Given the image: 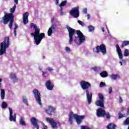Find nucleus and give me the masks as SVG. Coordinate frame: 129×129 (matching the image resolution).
I'll return each mask as SVG.
<instances>
[{"label": "nucleus", "instance_id": "4", "mask_svg": "<svg viewBox=\"0 0 129 129\" xmlns=\"http://www.w3.org/2000/svg\"><path fill=\"white\" fill-rule=\"evenodd\" d=\"M80 85L83 90L86 91V97L87 98L88 102L89 104L92 102L93 94L91 92H89V89L91 87L92 85L90 82L88 81H85L84 80H81L80 82Z\"/></svg>", "mask_w": 129, "mask_h": 129}, {"label": "nucleus", "instance_id": "53", "mask_svg": "<svg viewBox=\"0 0 129 129\" xmlns=\"http://www.w3.org/2000/svg\"><path fill=\"white\" fill-rule=\"evenodd\" d=\"M18 1L19 0H14V2L16 4H18Z\"/></svg>", "mask_w": 129, "mask_h": 129}, {"label": "nucleus", "instance_id": "19", "mask_svg": "<svg viewBox=\"0 0 129 129\" xmlns=\"http://www.w3.org/2000/svg\"><path fill=\"white\" fill-rule=\"evenodd\" d=\"M117 126L115 124H113V123H109L107 125V129H116Z\"/></svg>", "mask_w": 129, "mask_h": 129}, {"label": "nucleus", "instance_id": "38", "mask_svg": "<svg viewBox=\"0 0 129 129\" xmlns=\"http://www.w3.org/2000/svg\"><path fill=\"white\" fill-rule=\"evenodd\" d=\"M104 86H106V83H104V82H100V87H103Z\"/></svg>", "mask_w": 129, "mask_h": 129}, {"label": "nucleus", "instance_id": "39", "mask_svg": "<svg viewBox=\"0 0 129 129\" xmlns=\"http://www.w3.org/2000/svg\"><path fill=\"white\" fill-rule=\"evenodd\" d=\"M83 13L84 14H87V8H84L83 10Z\"/></svg>", "mask_w": 129, "mask_h": 129}, {"label": "nucleus", "instance_id": "6", "mask_svg": "<svg viewBox=\"0 0 129 129\" xmlns=\"http://www.w3.org/2000/svg\"><path fill=\"white\" fill-rule=\"evenodd\" d=\"M73 117L76 119L77 124L80 125L83 122V120H84L85 116V115H79L78 114H74L73 111L70 112L69 114V121H70L71 123L73 122Z\"/></svg>", "mask_w": 129, "mask_h": 129}, {"label": "nucleus", "instance_id": "22", "mask_svg": "<svg viewBox=\"0 0 129 129\" xmlns=\"http://www.w3.org/2000/svg\"><path fill=\"white\" fill-rule=\"evenodd\" d=\"M129 45V41L124 40L122 42L121 48H124V46H127Z\"/></svg>", "mask_w": 129, "mask_h": 129}, {"label": "nucleus", "instance_id": "27", "mask_svg": "<svg viewBox=\"0 0 129 129\" xmlns=\"http://www.w3.org/2000/svg\"><path fill=\"white\" fill-rule=\"evenodd\" d=\"M117 75H115V74H111V75H110V78H111V79H114V80H116L117 78Z\"/></svg>", "mask_w": 129, "mask_h": 129}, {"label": "nucleus", "instance_id": "31", "mask_svg": "<svg viewBox=\"0 0 129 129\" xmlns=\"http://www.w3.org/2000/svg\"><path fill=\"white\" fill-rule=\"evenodd\" d=\"M81 129H91V128H90V127L87 125H83L81 126Z\"/></svg>", "mask_w": 129, "mask_h": 129}, {"label": "nucleus", "instance_id": "13", "mask_svg": "<svg viewBox=\"0 0 129 129\" xmlns=\"http://www.w3.org/2000/svg\"><path fill=\"white\" fill-rule=\"evenodd\" d=\"M10 110V121H16V114L14 113L13 115V111L12 108H9Z\"/></svg>", "mask_w": 129, "mask_h": 129}, {"label": "nucleus", "instance_id": "20", "mask_svg": "<svg viewBox=\"0 0 129 129\" xmlns=\"http://www.w3.org/2000/svg\"><path fill=\"white\" fill-rule=\"evenodd\" d=\"M99 99L101 100V101L102 102V104L103 105V107H104V96L102 93H99Z\"/></svg>", "mask_w": 129, "mask_h": 129}, {"label": "nucleus", "instance_id": "48", "mask_svg": "<svg viewBox=\"0 0 129 129\" xmlns=\"http://www.w3.org/2000/svg\"><path fill=\"white\" fill-rule=\"evenodd\" d=\"M126 114L129 115V107L127 108V112H126Z\"/></svg>", "mask_w": 129, "mask_h": 129}, {"label": "nucleus", "instance_id": "36", "mask_svg": "<svg viewBox=\"0 0 129 129\" xmlns=\"http://www.w3.org/2000/svg\"><path fill=\"white\" fill-rule=\"evenodd\" d=\"M125 124L129 125V117H127L124 121Z\"/></svg>", "mask_w": 129, "mask_h": 129}, {"label": "nucleus", "instance_id": "52", "mask_svg": "<svg viewBox=\"0 0 129 129\" xmlns=\"http://www.w3.org/2000/svg\"><path fill=\"white\" fill-rule=\"evenodd\" d=\"M18 27V24H15V28L16 29H16H17Z\"/></svg>", "mask_w": 129, "mask_h": 129}, {"label": "nucleus", "instance_id": "37", "mask_svg": "<svg viewBox=\"0 0 129 129\" xmlns=\"http://www.w3.org/2000/svg\"><path fill=\"white\" fill-rule=\"evenodd\" d=\"M57 26V24H52V25H51L52 31H53V30H55V29H56Z\"/></svg>", "mask_w": 129, "mask_h": 129}, {"label": "nucleus", "instance_id": "56", "mask_svg": "<svg viewBox=\"0 0 129 129\" xmlns=\"http://www.w3.org/2000/svg\"><path fill=\"white\" fill-rule=\"evenodd\" d=\"M59 2V0H56V4H58Z\"/></svg>", "mask_w": 129, "mask_h": 129}, {"label": "nucleus", "instance_id": "18", "mask_svg": "<svg viewBox=\"0 0 129 129\" xmlns=\"http://www.w3.org/2000/svg\"><path fill=\"white\" fill-rule=\"evenodd\" d=\"M10 78L13 80V82H18V78H17L15 73H12L10 75Z\"/></svg>", "mask_w": 129, "mask_h": 129}, {"label": "nucleus", "instance_id": "23", "mask_svg": "<svg viewBox=\"0 0 129 129\" xmlns=\"http://www.w3.org/2000/svg\"><path fill=\"white\" fill-rule=\"evenodd\" d=\"M96 105L97 106H100V107H103L101 99H99V100H97V101H96Z\"/></svg>", "mask_w": 129, "mask_h": 129}, {"label": "nucleus", "instance_id": "34", "mask_svg": "<svg viewBox=\"0 0 129 129\" xmlns=\"http://www.w3.org/2000/svg\"><path fill=\"white\" fill-rule=\"evenodd\" d=\"M88 29L90 32H92V31H94V30H95L94 27H93L92 25H90V26H88Z\"/></svg>", "mask_w": 129, "mask_h": 129}, {"label": "nucleus", "instance_id": "61", "mask_svg": "<svg viewBox=\"0 0 129 129\" xmlns=\"http://www.w3.org/2000/svg\"><path fill=\"white\" fill-rule=\"evenodd\" d=\"M6 1H7V0H6Z\"/></svg>", "mask_w": 129, "mask_h": 129}, {"label": "nucleus", "instance_id": "3", "mask_svg": "<svg viewBox=\"0 0 129 129\" xmlns=\"http://www.w3.org/2000/svg\"><path fill=\"white\" fill-rule=\"evenodd\" d=\"M30 28H33L34 32V33H31V35L33 36L35 43L39 45L43 38H45V33H40V28H38L37 25L34 23H31Z\"/></svg>", "mask_w": 129, "mask_h": 129}, {"label": "nucleus", "instance_id": "43", "mask_svg": "<svg viewBox=\"0 0 129 129\" xmlns=\"http://www.w3.org/2000/svg\"><path fill=\"white\" fill-rule=\"evenodd\" d=\"M119 103H122L123 102V100H122V97H119Z\"/></svg>", "mask_w": 129, "mask_h": 129}, {"label": "nucleus", "instance_id": "16", "mask_svg": "<svg viewBox=\"0 0 129 129\" xmlns=\"http://www.w3.org/2000/svg\"><path fill=\"white\" fill-rule=\"evenodd\" d=\"M116 51L117 52L119 59H123L122 52L121 49H120L118 44H116Z\"/></svg>", "mask_w": 129, "mask_h": 129}, {"label": "nucleus", "instance_id": "59", "mask_svg": "<svg viewBox=\"0 0 129 129\" xmlns=\"http://www.w3.org/2000/svg\"><path fill=\"white\" fill-rule=\"evenodd\" d=\"M2 81H3V80L2 79V78H0V82H2Z\"/></svg>", "mask_w": 129, "mask_h": 129}, {"label": "nucleus", "instance_id": "7", "mask_svg": "<svg viewBox=\"0 0 129 129\" xmlns=\"http://www.w3.org/2000/svg\"><path fill=\"white\" fill-rule=\"evenodd\" d=\"M93 51L96 53H99L100 51L103 55H105L107 53L106 47L104 44H101L100 46H96V48L93 49Z\"/></svg>", "mask_w": 129, "mask_h": 129}, {"label": "nucleus", "instance_id": "46", "mask_svg": "<svg viewBox=\"0 0 129 129\" xmlns=\"http://www.w3.org/2000/svg\"><path fill=\"white\" fill-rule=\"evenodd\" d=\"M87 20H89L90 18V14H87Z\"/></svg>", "mask_w": 129, "mask_h": 129}, {"label": "nucleus", "instance_id": "25", "mask_svg": "<svg viewBox=\"0 0 129 129\" xmlns=\"http://www.w3.org/2000/svg\"><path fill=\"white\" fill-rule=\"evenodd\" d=\"M53 33V31L52 30V25L50 28H49L48 31H47V35L48 36H51L52 34Z\"/></svg>", "mask_w": 129, "mask_h": 129}, {"label": "nucleus", "instance_id": "49", "mask_svg": "<svg viewBox=\"0 0 129 129\" xmlns=\"http://www.w3.org/2000/svg\"><path fill=\"white\" fill-rule=\"evenodd\" d=\"M124 110V108L123 107H121V108H120L121 112H123Z\"/></svg>", "mask_w": 129, "mask_h": 129}, {"label": "nucleus", "instance_id": "42", "mask_svg": "<svg viewBox=\"0 0 129 129\" xmlns=\"http://www.w3.org/2000/svg\"><path fill=\"white\" fill-rule=\"evenodd\" d=\"M78 23L79 24H80V25H81V26H83V25H84L83 22L82 21H81V20H78Z\"/></svg>", "mask_w": 129, "mask_h": 129}, {"label": "nucleus", "instance_id": "51", "mask_svg": "<svg viewBox=\"0 0 129 129\" xmlns=\"http://www.w3.org/2000/svg\"><path fill=\"white\" fill-rule=\"evenodd\" d=\"M14 34H15V36H16L17 35V31L15 29V27L14 28Z\"/></svg>", "mask_w": 129, "mask_h": 129}, {"label": "nucleus", "instance_id": "29", "mask_svg": "<svg viewBox=\"0 0 129 129\" xmlns=\"http://www.w3.org/2000/svg\"><path fill=\"white\" fill-rule=\"evenodd\" d=\"M22 99H23V102H24L26 105H28V101L27 99H26L25 96H23Z\"/></svg>", "mask_w": 129, "mask_h": 129}, {"label": "nucleus", "instance_id": "12", "mask_svg": "<svg viewBox=\"0 0 129 129\" xmlns=\"http://www.w3.org/2000/svg\"><path fill=\"white\" fill-rule=\"evenodd\" d=\"M45 112L49 115H52V113H55V108L52 106H48L47 109H45Z\"/></svg>", "mask_w": 129, "mask_h": 129}, {"label": "nucleus", "instance_id": "33", "mask_svg": "<svg viewBox=\"0 0 129 129\" xmlns=\"http://www.w3.org/2000/svg\"><path fill=\"white\" fill-rule=\"evenodd\" d=\"M123 117H124V115L122 114L121 111H119V112H118V119L123 118Z\"/></svg>", "mask_w": 129, "mask_h": 129}, {"label": "nucleus", "instance_id": "26", "mask_svg": "<svg viewBox=\"0 0 129 129\" xmlns=\"http://www.w3.org/2000/svg\"><path fill=\"white\" fill-rule=\"evenodd\" d=\"M124 56L127 57L129 56V50L128 49H125L124 51Z\"/></svg>", "mask_w": 129, "mask_h": 129}, {"label": "nucleus", "instance_id": "11", "mask_svg": "<svg viewBox=\"0 0 129 129\" xmlns=\"http://www.w3.org/2000/svg\"><path fill=\"white\" fill-rule=\"evenodd\" d=\"M106 114V111L102 109V107L99 108L97 111V115L98 117H104Z\"/></svg>", "mask_w": 129, "mask_h": 129}, {"label": "nucleus", "instance_id": "10", "mask_svg": "<svg viewBox=\"0 0 129 129\" xmlns=\"http://www.w3.org/2000/svg\"><path fill=\"white\" fill-rule=\"evenodd\" d=\"M33 93L34 95L36 102H38L39 105H42V102L41 101V94L38 90L37 89H34V90H33Z\"/></svg>", "mask_w": 129, "mask_h": 129}, {"label": "nucleus", "instance_id": "54", "mask_svg": "<svg viewBox=\"0 0 129 129\" xmlns=\"http://www.w3.org/2000/svg\"><path fill=\"white\" fill-rule=\"evenodd\" d=\"M55 18L54 17H53V18H52L51 20V22L53 23L54 20Z\"/></svg>", "mask_w": 129, "mask_h": 129}, {"label": "nucleus", "instance_id": "60", "mask_svg": "<svg viewBox=\"0 0 129 129\" xmlns=\"http://www.w3.org/2000/svg\"><path fill=\"white\" fill-rule=\"evenodd\" d=\"M128 129H129V126H128Z\"/></svg>", "mask_w": 129, "mask_h": 129}, {"label": "nucleus", "instance_id": "21", "mask_svg": "<svg viewBox=\"0 0 129 129\" xmlns=\"http://www.w3.org/2000/svg\"><path fill=\"white\" fill-rule=\"evenodd\" d=\"M100 76L103 78H105L108 76V73H107V71H102L100 73Z\"/></svg>", "mask_w": 129, "mask_h": 129}, {"label": "nucleus", "instance_id": "15", "mask_svg": "<svg viewBox=\"0 0 129 129\" xmlns=\"http://www.w3.org/2000/svg\"><path fill=\"white\" fill-rule=\"evenodd\" d=\"M45 86L48 90H53L54 84L51 82L50 80H47L45 83Z\"/></svg>", "mask_w": 129, "mask_h": 129}, {"label": "nucleus", "instance_id": "28", "mask_svg": "<svg viewBox=\"0 0 129 129\" xmlns=\"http://www.w3.org/2000/svg\"><path fill=\"white\" fill-rule=\"evenodd\" d=\"M20 123L21 125H23L24 126H26V122H25V121L24 120L23 118H21L20 121Z\"/></svg>", "mask_w": 129, "mask_h": 129}, {"label": "nucleus", "instance_id": "2", "mask_svg": "<svg viewBox=\"0 0 129 129\" xmlns=\"http://www.w3.org/2000/svg\"><path fill=\"white\" fill-rule=\"evenodd\" d=\"M67 28L69 32V44H72V42L73 41V36L75 34H77L78 37L76 36V38L77 39V38H79V42L80 43H83L86 41V38L83 35L82 32L80 30H76V29H73V28H71V27H70V26H68V25L67 26Z\"/></svg>", "mask_w": 129, "mask_h": 129}, {"label": "nucleus", "instance_id": "47", "mask_svg": "<svg viewBox=\"0 0 129 129\" xmlns=\"http://www.w3.org/2000/svg\"><path fill=\"white\" fill-rule=\"evenodd\" d=\"M46 73H47V72H44V71H42V75L43 76H44V77H46V76H45V74H46Z\"/></svg>", "mask_w": 129, "mask_h": 129}, {"label": "nucleus", "instance_id": "24", "mask_svg": "<svg viewBox=\"0 0 129 129\" xmlns=\"http://www.w3.org/2000/svg\"><path fill=\"white\" fill-rule=\"evenodd\" d=\"M6 94V92L5 91L4 89H2L1 90V99H5V96Z\"/></svg>", "mask_w": 129, "mask_h": 129}, {"label": "nucleus", "instance_id": "55", "mask_svg": "<svg viewBox=\"0 0 129 129\" xmlns=\"http://www.w3.org/2000/svg\"><path fill=\"white\" fill-rule=\"evenodd\" d=\"M101 30L103 31V32H104V27H101Z\"/></svg>", "mask_w": 129, "mask_h": 129}, {"label": "nucleus", "instance_id": "35", "mask_svg": "<svg viewBox=\"0 0 129 129\" xmlns=\"http://www.w3.org/2000/svg\"><path fill=\"white\" fill-rule=\"evenodd\" d=\"M105 115L106 116V118H107L108 119H110V114L109 113V112H107V113H106L105 112Z\"/></svg>", "mask_w": 129, "mask_h": 129}, {"label": "nucleus", "instance_id": "58", "mask_svg": "<svg viewBox=\"0 0 129 129\" xmlns=\"http://www.w3.org/2000/svg\"><path fill=\"white\" fill-rule=\"evenodd\" d=\"M42 58H43V59H45V56H42Z\"/></svg>", "mask_w": 129, "mask_h": 129}, {"label": "nucleus", "instance_id": "50", "mask_svg": "<svg viewBox=\"0 0 129 129\" xmlns=\"http://www.w3.org/2000/svg\"><path fill=\"white\" fill-rule=\"evenodd\" d=\"M42 129H47V126L44 124L43 128Z\"/></svg>", "mask_w": 129, "mask_h": 129}, {"label": "nucleus", "instance_id": "41", "mask_svg": "<svg viewBox=\"0 0 129 129\" xmlns=\"http://www.w3.org/2000/svg\"><path fill=\"white\" fill-rule=\"evenodd\" d=\"M46 70H48V71H52L54 69H53L52 67H48Z\"/></svg>", "mask_w": 129, "mask_h": 129}, {"label": "nucleus", "instance_id": "44", "mask_svg": "<svg viewBox=\"0 0 129 129\" xmlns=\"http://www.w3.org/2000/svg\"><path fill=\"white\" fill-rule=\"evenodd\" d=\"M112 92V87H109V93L110 94Z\"/></svg>", "mask_w": 129, "mask_h": 129}, {"label": "nucleus", "instance_id": "1", "mask_svg": "<svg viewBox=\"0 0 129 129\" xmlns=\"http://www.w3.org/2000/svg\"><path fill=\"white\" fill-rule=\"evenodd\" d=\"M16 5L14 4L13 8H11L10 9V13H7L5 12V15L2 18V22L4 24V25H7V24H9V27L10 29H12L13 27V24L14 22L15 16L14 15V13L15 11H16Z\"/></svg>", "mask_w": 129, "mask_h": 129}, {"label": "nucleus", "instance_id": "14", "mask_svg": "<svg viewBox=\"0 0 129 129\" xmlns=\"http://www.w3.org/2000/svg\"><path fill=\"white\" fill-rule=\"evenodd\" d=\"M30 120H31V122L32 125L34 127L37 128V129H39V126L38 124L37 119H36V118L35 117H32V118H31Z\"/></svg>", "mask_w": 129, "mask_h": 129}, {"label": "nucleus", "instance_id": "17", "mask_svg": "<svg viewBox=\"0 0 129 129\" xmlns=\"http://www.w3.org/2000/svg\"><path fill=\"white\" fill-rule=\"evenodd\" d=\"M29 13L28 12H25L23 14V23L24 24H27L28 23V17H29Z\"/></svg>", "mask_w": 129, "mask_h": 129}, {"label": "nucleus", "instance_id": "40", "mask_svg": "<svg viewBox=\"0 0 129 129\" xmlns=\"http://www.w3.org/2000/svg\"><path fill=\"white\" fill-rule=\"evenodd\" d=\"M65 49L66 50V51H67V52H70L71 51L70 48L68 46L66 47Z\"/></svg>", "mask_w": 129, "mask_h": 129}, {"label": "nucleus", "instance_id": "57", "mask_svg": "<svg viewBox=\"0 0 129 129\" xmlns=\"http://www.w3.org/2000/svg\"><path fill=\"white\" fill-rule=\"evenodd\" d=\"M119 63H120V64L121 65H122V62L120 61Z\"/></svg>", "mask_w": 129, "mask_h": 129}, {"label": "nucleus", "instance_id": "45", "mask_svg": "<svg viewBox=\"0 0 129 129\" xmlns=\"http://www.w3.org/2000/svg\"><path fill=\"white\" fill-rule=\"evenodd\" d=\"M63 12L62 7H60V14L61 15H63Z\"/></svg>", "mask_w": 129, "mask_h": 129}, {"label": "nucleus", "instance_id": "9", "mask_svg": "<svg viewBox=\"0 0 129 129\" xmlns=\"http://www.w3.org/2000/svg\"><path fill=\"white\" fill-rule=\"evenodd\" d=\"M70 14L75 18H78L80 16L79 7H74L70 11Z\"/></svg>", "mask_w": 129, "mask_h": 129}, {"label": "nucleus", "instance_id": "30", "mask_svg": "<svg viewBox=\"0 0 129 129\" xmlns=\"http://www.w3.org/2000/svg\"><path fill=\"white\" fill-rule=\"evenodd\" d=\"M67 4V1L65 0L64 1H62L60 4H59V7L66 6Z\"/></svg>", "mask_w": 129, "mask_h": 129}, {"label": "nucleus", "instance_id": "5", "mask_svg": "<svg viewBox=\"0 0 129 129\" xmlns=\"http://www.w3.org/2000/svg\"><path fill=\"white\" fill-rule=\"evenodd\" d=\"M10 45V37H5L3 42L0 44V55L7 53V48L9 47Z\"/></svg>", "mask_w": 129, "mask_h": 129}, {"label": "nucleus", "instance_id": "8", "mask_svg": "<svg viewBox=\"0 0 129 129\" xmlns=\"http://www.w3.org/2000/svg\"><path fill=\"white\" fill-rule=\"evenodd\" d=\"M47 122H48L50 123L52 128L53 129H55V128H58L57 125L61 126V124L59 122H55V121L54 120L53 118H50V117H48L46 119Z\"/></svg>", "mask_w": 129, "mask_h": 129}, {"label": "nucleus", "instance_id": "32", "mask_svg": "<svg viewBox=\"0 0 129 129\" xmlns=\"http://www.w3.org/2000/svg\"><path fill=\"white\" fill-rule=\"evenodd\" d=\"M2 106V108H7L8 104L7 102H3Z\"/></svg>", "mask_w": 129, "mask_h": 129}]
</instances>
